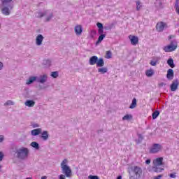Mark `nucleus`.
<instances>
[{"label": "nucleus", "instance_id": "22", "mask_svg": "<svg viewBox=\"0 0 179 179\" xmlns=\"http://www.w3.org/2000/svg\"><path fill=\"white\" fill-rule=\"evenodd\" d=\"M24 105L27 107H34V106L36 105V102L33 100H27L24 102Z\"/></svg>", "mask_w": 179, "mask_h": 179}, {"label": "nucleus", "instance_id": "11", "mask_svg": "<svg viewBox=\"0 0 179 179\" xmlns=\"http://www.w3.org/2000/svg\"><path fill=\"white\" fill-rule=\"evenodd\" d=\"M179 81L178 79L174 80L171 85V92H176L178 89Z\"/></svg>", "mask_w": 179, "mask_h": 179}, {"label": "nucleus", "instance_id": "44", "mask_svg": "<svg viewBox=\"0 0 179 179\" xmlns=\"http://www.w3.org/2000/svg\"><path fill=\"white\" fill-rule=\"evenodd\" d=\"M111 29H112L111 26L104 27L105 30H111Z\"/></svg>", "mask_w": 179, "mask_h": 179}, {"label": "nucleus", "instance_id": "59", "mask_svg": "<svg viewBox=\"0 0 179 179\" xmlns=\"http://www.w3.org/2000/svg\"><path fill=\"white\" fill-rule=\"evenodd\" d=\"M0 29H1V24H0Z\"/></svg>", "mask_w": 179, "mask_h": 179}, {"label": "nucleus", "instance_id": "15", "mask_svg": "<svg viewBox=\"0 0 179 179\" xmlns=\"http://www.w3.org/2000/svg\"><path fill=\"white\" fill-rule=\"evenodd\" d=\"M74 31L77 36H80L82 34V31H83V29L82 28V25H77L74 28Z\"/></svg>", "mask_w": 179, "mask_h": 179}, {"label": "nucleus", "instance_id": "41", "mask_svg": "<svg viewBox=\"0 0 179 179\" xmlns=\"http://www.w3.org/2000/svg\"><path fill=\"white\" fill-rule=\"evenodd\" d=\"M96 33L97 32L94 30L91 31V37L93 38V37H94V36H96Z\"/></svg>", "mask_w": 179, "mask_h": 179}, {"label": "nucleus", "instance_id": "9", "mask_svg": "<svg viewBox=\"0 0 179 179\" xmlns=\"http://www.w3.org/2000/svg\"><path fill=\"white\" fill-rule=\"evenodd\" d=\"M47 80H48V76H47V74L41 75L39 77H36V82L38 83L43 85Z\"/></svg>", "mask_w": 179, "mask_h": 179}, {"label": "nucleus", "instance_id": "39", "mask_svg": "<svg viewBox=\"0 0 179 179\" xmlns=\"http://www.w3.org/2000/svg\"><path fill=\"white\" fill-rule=\"evenodd\" d=\"M150 64L152 66H156L157 65V61L151 60Z\"/></svg>", "mask_w": 179, "mask_h": 179}, {"label": "nucleus", "instance_id": "46", "mask_svg": "<svg viewBox=\"0 0 179 179\" xmlns=\"http://www.w3.org/2000/svg\"><path fill=\"white\" fill-rule=\"evenodd\" d=\"M138 139L139 141H143V136H142V134H138Z\"/></svg>", "mask_w": 179, "mask_h": 179}, {"label": "nucleus", "instance_id": "2", "mask_svg": "<svg viewBox=\"0 0 179 179\" xmlns=\"http://www.w3.org/2000/svg\"><path fill=\"white\" fill-rule=\"evenodd\" d=\"M1 12L4 16H9L15 8V5L12 3V0H0Z\"/></svg>", "mask_w": 179, "mask_h": 179}, {"label": "nucleus", "instance_id": "24", "mask_svg": "<svg viewBox=\"0 0 179 179\" xmlns=\"http://www.w3.org/2000/svg\"><path fill=\"white\" fill-rule=\"evenodd\" d=\"M30 146H31V148H34V149H36V150H40V144H38V143L36 141L31 142Z\"/></svg>", "mask_w": 179, "mask_h": 179}, {"label": "nucleus", "instance_id": "6", "mask_svg": "<svg viewBox=\"0 0 179 179\" xmlns=\"http://www.w3.org/2000/svg\"><path fill=\"white\" fill-rule=\"evenodd\" d=\"M131 171L134 176L129 175L130 179H139L141 176H142V169L139 166H134L131 168Z\"/></svg>", "mask_w": 179, "mask_h": 179}, {"label": "nucleus", "instance_id": "18", "mask_svg": "<svg viewBox=\"0 0 179 179\" xmlns=\"http://www.w3.org/2000/svg\"><path fill=\"white\" fill-rule=\"evenodd\" d=\"M96 26L98 27V33L99 34H103L104 33V27H103V24L101 22H97Z\"/></svg>", "mask_w": 179, "mask_h": 179}, {"label": "nucleus", "instance_id": "20", "mask_svg": "<svg viewBox=\"0 0 179 179\" xmlns=\"http://www.w3.org/2000/svg\"><path fill=\"white\" fill-rule=\"evenodd\" d=\"M42 65L44 66V68H50V66H51V60L50 59H44Z\"/></svg>", "mask_w": 179, "mask_h": 179}, {"label": "nucleus", "instance_id": "53", "mask_svg": "<svg viewBox=\"0 0 179 179\" xmlns=\"http://www.w3.org/2000/svg\"><path fill=\"white\" fill-rule=\"evenodd\" d=\"M3 136L0 135V142H3Z\"/></svg>", "mask_w": 179, "mask_h": 179}, {"label": "nucleus", "instance_id": "27", "mask_svg": "<svg viewBox=\"0 0 179 179\" xmlns=\"http://www.w3.org/2000/svg\"><path fill=\"white\" fill-rule=\"evenodd\" d=\"M108 71V69H107V67H101L98 69V72L99 73H101L102 75H104V73H107Z\"/></svg>", "mask_w": 179, "mask_h": 179}, {"label": "nucleus", "instance_id": "36", "mask_svg": "<svg viewBox=\"0 0 179 179\" xmlns=\"http://www.w3.org/2000/svg\"><path fill=\"white\" fill-rule=\"evenodd\" d=\"M50 76H52V78H54L55 79L57 78V77L59 76L58 71L52 72Z\"/></svg>", "mask_w": 179, "mask_h": 179}, {"label": "nucleus", "instance_id": "38", "mask_svg": "<svg viewBox=\"0 0 179 179\" xmlns=\"http://www.w3.org/2000/svg\"><path fill=\"white\" fill-rule=\"evenodd\" d=\"M175 8H176V10H177L178 9H179V0H176V1Z\"/></svg>", "mask_w": 179, "mask_h": 179}, {"label": "nucleus", "instance_id": "51", "mask_svg": "<svg viewBox=\"0 0 179 179\" xmlns=\"http://www.w3.org/2000/svg\"><path fill=\"white\" fill-rule=\"evenodd\" d=\"M59 179H65V176H64V175H60V176H59Z\"/></svg>", "mask_w": 179, "mask_h": 179}, {"label": "nucleus", "instance_id": "49", "mask_svg": "<svg viewBox=\"0 0 179 179\" xmlns=\"http://www.w3.org/2000/svg\"><path fill=\"white\" fill-rule=\"evenodd\" d=\"M3 69V63L0 62V71Z\"/></svg>", "mask_w": 179, "mask_h": 179}, {"label": "nucleus", "instance_id": "13", "mask_svg": "<svg viewBox=\"0 0 179 179\" xmlns=\"http://www.w3.org/2000/svg\"><path fill=\"white\" fill-rule=\"evenodd\" d=\"M166 78L168 80H173L174 79V70L169 69L167 71Z\"/></svg>", "mask_w": 179, "mask_h": 179}, {"label": "nucleus", "instance_id": "55", "mask_svg": "<svg viewBox=\"0 0 179 179\" xmlns=\"http://www.w3.org/2000/svg\"><path fill=\"white\" fill-rule=\"evenodd\" d=\"M103 129H99L97 131V134H102Z\"/></svg>", "mask_w": 179, "mask_h": 179}, {"label": "nucleus", "instance_id": "54", "mask_svg": "<svg viewBox=\"0 0 179 179\" xmlns=\"http://www.w3.org/2000/svg\"><path fill=\"white\" fill-rule=\"evenodd\" d=\"M145 164H150V159H147V160L145 161Z\"/></svg>", "mask_w": 179, "mask_h": 179}, {"label": "nucleus", "instance_id": "29", "mask_svg": "<svg viewBox=\"0 0 179 179\" xmlns=\"http://www.w3.org/2000/svg\"><path fill=\"white\" fill-rule=\"evenodd\" d=\"M145 75L146 76H148V78H150L151 76H153V75H155V71H153V70L152 69L147 70L145 71Z\"/></svg>", "mask_w": 179, "mask_h": 179}, {"label": "nucleus", "instance_id": "57", "mask_svg": "<svg viewBox=\"0 0 179 179\" xmlns=\"http://www.w3.org/2000/svg\"><path fill=\"white\" fill-rule=\"evenodd\" d=\"M41 179H47V176H42Z\"/></svg>", "mask_w": 179, "mask_h": 179}, {"label": "nucleus", "instance_id": "50", "mask_svg": "<svg viewBox=\"0 0 179 179\" xmlns=\"http://www.w3.org/2000/svg\"><path fill=\"white\" fill-rule=\"evenodd\" d=\"M41 90H44V89H47V87L45 86H39Z\"/></svg>", "mask_w": 179, "mask_h": 179}, {"label": "nucleus", "instance_id": "31", "mask_svg": "<svg viewBox=\"0 0 179 179\" xmlns=\"http://www.w3.org/2000/svg\"><path fill=\"white\" fill-rule=\"evenodd\" d=\"M132 120V115H126L122 117L123 121H129Z\"/></svg>", "mask_w": 179, "mask_h": 179}, {"label": "nucleus", "instance_id": "4", "mask_svg": "<svg viewBox=\"0 0 179 179\" xmlns=\"http://www.w3.org/2000/svg\"><path fill=\"white\" fill-rule=\"evenodd\" d=\"M90 65H96L97 68H103L104 66V59L97 56H92L89 60Z\"/></svg>", "mask_w": 179, "mask_h": 179}, {"label": "nucleus", "instance_id": "30", "mask_svg": "<svg viewBox=\"0 0 179 179\" xmlns=\"http://www.w3.org/2000/svg\"><path fill=\"white\" fill-rule=\"evenodd\" d=\"M160 115V111L155 110L154 113H152V120H156Z\"/></svg>", "mask_w": 179, "mask_h": 179}, {"label": "nucleus", "instance_id": "14", "mask_svg": "<svg viewBox=\"0 0 179 179\" xmlns=\"http://www.w3.org/2000/svg\"><path fill=\"white\" fill-rule=\"evenodd\" d=\"M43 40H44V36H43L41 34H38L36 38V45H41V44H43Z\"/></svg>", "mask_w": 179, "mask_h": 179}, {"label": "nucleus", "instance_id": "45", "mask_svg": "<svg viewBox=\"0 0 179 179\" xmlns=\"http://www.w3.org/2000/svg\"><path fill=\"white\" fill-rule=\"evenodd\" d=\"M33 128H38V127H40V125H38V124L35 123L34 124H32Z\"/></svg>", "mask_w": 179, "mask_h": 179}, {"label": "nucleus", "instance_id": "40", "mask_svg": "<svg viewBox=\"0 0 179 179\" xmlns=\"http://www.w3.org/2000/svg\"><path fill=\"white\" fill-rule=\"evenodd\" d=\"M88 178L89 179H99V176H92V175L89 176Z\"/></svg>", "mask_w": 179, "mask_h": 179}, {"label": "nucleus", "instance_id": "25", "mask_svg": "<svg viewBox=\"0 0 179 179\" xmlns=\"http://www.w3.org/2000/svg\"><path fill=\"white\" fill-rule=\"evenodd\" d=\"M166 62L170 68H176V64H174V60L173 58H169Z\"/></svg>", "mask_w": 179, "mask_h": 179}, {"label": "nucleus", "instance_id": "32", "mask_svg": "<svg viewBox=\"0 0 179 179\" xmlns=\"http://www.w3.org/2000/svg\"><path fill=\"white\" fill-rule=\"evenodd\" d=\"M44 16H45V10L43 13V12H38L37 13L36 17L38 19H41V17H44Z\"/></svg>", "mask_w": 179, "mask_h": 179}, {"label": "nucleus", "instance_id": "8", "mask_svg": "<svg viewBox=\"0 0 179 179\" xmlns=\"http://www.w3.org/2000/svg\"><path fill=\"white\" fill-rule=\"evenodd\" d=\"M164 29H167V23L161 21L157 22L156 24V30L159 31V33H162L164 30Z\"/></svg>", "mask_w": 179, "mask_h": 179}, {"label": "nucleus", "instance_id": "60", "mask_svg": "<svg viewBox=\"0 0 179 179\" xmlns=\"http://www.w3.org/2000/svg\"><path fill=\"white\" fill-rule=\"evenodd\" d=\"M0 169H1V166H0Z\"/></svg>", "mask_w": 179, "mask_h": 179}, {"label": "nucleus", "instance_id": "37", "mask_svg": "<svg viewBox=\"0 0 179 179\" xmlns=\"http://www.w3.org/2000/svg\"><path fill=\"white\" fill-rule=\"evenodd\" d=\"M113 54L111 53V51H107L106 52V58L108 59H110V58H111V55H112Z\"/></svg>", "mask_w": 179, "mask_h": 179}, {"label": "nucleus", "instance_id": "26", "mask_svg": "<svg viewBox=\"0 0 179 179\" xmlns=\"http://www.w3.org/2000/svg\"><path fill=\"white\" fill-rule=\"evenodd\" d=\"M100 36L98 38V41H96V44H100V43H101L103 41V40H104V38H106V34H99Z\"/></svg>", "mask_w": 179, "mask_h": 179}, {"label": "nucleus", "instance_id": "42", "mask_svg": "<svg viewBox=\"0 0 179 179\" xmlns=\"http://www.w3.org/2000/svg\"><path fill=\"white\" fill-rule=\"evenodd\" d=\"M3 152H0V162H2V160L3 159Z\"/></svg>", "mask_w": 179, "mask_h": 179}, {"label": "nucleus", "instance_id": "1", "mask_svg": "<svg viewBox=\"0 0 179 179\" xmlns=\"http://www.w3.org/2000/svg\"><path fill=\"white\" fill-rule=\"evenodd\" d=\"M11 152L14 154V156L19 159V160H26L29 157V153L30 150L26 147H17L16 145H13L11 147Z\"/></svg>", "mask_w": 179, "mask_h": 179}, {"label": "nucleus", "instance_id": "47", "mask_svg": "<svg viewBox=\"0 0 179 179\" xmlns=\"http://www.w3.org/2000/svg\"><path fill=\"white\" fill-rule=\"evenodd\" d=\"M162 177H163V175L161 174V175L156 176L154 179H161Z\"/></svg>", "mask_w": 179, "mask_h": 179}, {"label": "nucleus", "instance_id": "7", "mask_svg": "<svg viewBox=\"0 0 179 179\" xmlns=\"http://www.w3.org/2000/svg\"><path fill=\"white\" fill-rule=\"evenodd\" d=\"M163 149V146L160 144L155 143L152 145V148L150 149V153H152L153 155L156 153H159L160 150Z\"/></svg>", "mask_w": 179, "mask_h": 179}, {"label": "nucleus", "instance_id": "35", "mask_svg": "<svg viewBox=\"0 0 179 179\" xmlns=\"http://www.w3.org/2000/svg\"><path fill=\"white\" fill-rule=\"evenodd\" d=\"M4 106H15V102H13L12 100H8L5 103Z\"/></svg>", "mask_w": 179, "mask_h": 179}, {"label": "nucleus", "instance_id": "21", "mask_svg": "<svg viewBox=\"0 0 179 179\" xmlns=\"http://www.w3.org/2000/svg\"><path fill=\"white\" fill-rule=\"evenodd\" d=\"M41 134V138L43 139V141H48V137L50 136V134H48V131H43Z\"/></svg>", "mask_w": 179, "mask_h": 179}, {"label": "nucleus", "instance_id": "5", "mask_svg": "<svg viewBox=\"0 0 179 179\" xmlns=\"http://www.w3.org/2000/svg\"><path fill=\"white\" fill-rule=\"evenodd\" d=\"M178 47V45L177 43V41L173 40L171 41L169 45L164 46L163 50L165 52H173V51H176L177 50Z\"/></svg>", "mask_w": 179, "mask_h": 179}, {"label": "nucleus", "instance_id": "33", "mask_svg": "<svg viewBox=\"0 0 179 179\" xmlns=\"http://www.w3.org/2000/svg\"><path fill=\"white\" fill-rule=\"evenodd\" d=\"M155 6H157V8H162L163 3H162L160 0H156Z\"/></svg>", "mask_w": 179, "mask_h": 179}, {"label": "nucleus", "instance_id": "16", "mask_svg": "<svg viewBox=\"0 0 179 179\" xmlns=\"http://www.w3.org/2000/svg\"><path fill=\"white\" fill-rule=\"evenodd\" d=\"M41 132H43L41 128L35 129L31 131V135H32V136H37V135H40Z\"/></svg>", "mask_w": 179, "mask_h": 179}, {"label": "nucleus", "instance_id": "28", "mask_svg": "<svg viewBox=\"0 0 179 179\" xmlns=\"http://www.w3.org/2000/svg\"><path fill=\"white\" fill-rule=\"evenodd\" d=\"M136 103H137L136 98H134L132 99V101H131V103L129 106V108H131V110H133V108H136Z\"/></svg>", "mask_w": 179, "mask_h": 179}, {"label": "nucleus", "instance_id": "48", "mask_svg": "<svg viewBox=\"0 0 179 179\" xmlns=\"http://www.w3.org/2000/svg\"><path fill=\"white\" fill-rule=\"evenodd\" d=\"M163 86H166V84L164 83H161L159 84V87H163Z\"/></svg>", "mask_w": 179, "mask_h": 179}, {"label": "nucleus", "instance_id": "17", "mask_svg": "<svg viewBox=\"0 0 179 179\" xmlns=\"http://www.w3.org/2000/svg\"><path fill=\"white\" fill-rule=\"evenodd\" d=\"M152 171L154 173H162V171H164V169L160 167V165H154L152 166Z\"/></svg>", "mask_w": 179, "mask_h": 179}, {"label": "nucleus", "instance_id": "34", "mask_svg": "<svg viewBox=\"0 0 179 179\" xmlns=\"http://www.w3.org/2000/svg\"><path fill=\"white\" fill-rule=\"evenodd\" d=\"M136 10H140L142 8V5H141V1L138 0L136 1Z\"/></svg>", "mask_w": 179, "mask_h": 179}, {"label": "nucleus", "instance_id": "12", "mask_svg": "<svg viewBox=\"0 0 179 179\" xmlns=\"http://www.w3.org/2000/svg\"><path fill=\"white\" fill-rule=\"evenodd\" d=\"M129 38L130 39L132 45H136V44L139 43V38H138V36L130 35Z\"/></svg>", "mask_w": 179, "mask_h": 179}, {"label": "nucleus", "instance_id": "19", "mask_svg": "<svg viewBox=\"0 0 179 179\" xmlns=\"http://www.w3.org/2000/svg\"><path fill=\"white\" fill-rule=\"evenodd\" d=\"M153 163L155 166H163V157L157 158Z\"/></svg>", "mask_w": 179, "mask_h": 179}, {"label": "nucleus", "instance_id": "10", "mask_svg": "<svg viewBox=\"0 0 179 179\" xmlns=\"http://www.w3.org/2000/svg\"><path fill=\"white\" fill-rule=\"evenodd\" d=\"M45 16V22H51V20L52 19V17H54V13H52V11L50 10H46Z\"/></svg>", "mask_w": 179, "mask_h": 179}, {"label": "nucleus", "instance_id": "23", "mask_svg": "<svg viewBox=\"0 0 179 179\" xmlns=\"http://www.w3.org/2000/svg\"><path fill=\"white\" fill-rule=\"evenodd\" d=\"M35 80L37 81V76H31L27 80L26 84L27 85H31V83H34L35 82Z\"/></svg>", "mask_w": 179, "mask_h": 179}, {"label": "nucleus", "instance_id": "56", "mask_svg": "<svg viewBox=\"0 0 179 179\" xmlns=\"http://www.w3.org/2000/svg\"><path fill=\"white\" fill-rule=\"evenodd\" d=\"M117 179H122V176H119L117 177Z\"/></svg>", "mask_w": 179, "mask_h": 179}, {"label": "nucleus", "instance_id": "52", "mask_svg": "<svg viewBox=\"0 0 179 179\" xmlns=\"http://www.w3.org/2000/svg\"><path fill=\"white\" fill-rule=\"evenodd\" d=\"M175 36L174 35H170L169 36V40H171V38H174Z\"/></svg>", "mask_w": 179, "mask_h": 179}, {"label": "nucleus", "instance_id": "3", "mask_svg": "<svg viewBox=\"0 0 179 179\" xmlns=\"http://www.w3.org/2000/svg\"><path fill=\"white\" fill-rule=\"evenodd\" d=\"M62 171L63 174H65L66 177H71L72 176V170L71 169V167L68 166V159H64L61 164Z\"/></svg>", "mask_w": 179, "mask_h": 179}, {"label": "nucleus", "instance_id": "58", "mask_svg": "<svg viewBox=\"0 0 179 179\" xmlns=\"http://www.w3.org/2000/svg\"><path fill=\"white\" fill-rule=\"evenodd\" d=\"M176 13L179 15V8H178V10H176Z\"/></svg>", "mask_w": 179, "mask_h": 179}, {"label": "nucleus", "instance_id": "43", "mask_svg": "<svg viewBox=\"0 0 179 179\" xmlns=\"http://www.w3.org/2000/svg\"><path fill=\"white\" fill-rule=\"evenodd\" d=\"M169 177H170L171 178H176V177H177V175H176V173H171V174L169 175Z\"/></svg>", "mask_w": 179, "mask_h": 179}]
</instances>
